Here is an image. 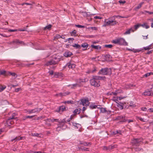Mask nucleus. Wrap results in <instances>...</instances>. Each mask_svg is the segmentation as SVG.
Returning <instances> with one entry per match:
<instances>
[{
    "label": "nucleus",
    "mask_w": 153,
    "mask_h": 153,
    "mask_svg": "<svg viewBox=\"0 0 153 153\" xmlns=\"http://www.w3.org/2000/svg\"><path fill=\"white\" fill-rule=\"evenodd\" d=\"M91 47L97 50H100L101 48V47L99 45L95 46L94 45H91Z\"/></svg>",
    "instance_id": "aec40b11"
},
{
    "label": "nucleus",
    "mask_w": 153,
    "mask_h": 153,
    "mask_svg": "<svg viewBox=\"0 0 153 153\" xmlns=\"http://www.w3.org/2000/svg\"><path fill=\"white\" fill-rule=\"evenodd\" d=\"M22 41H19V40L18 39H16L13 41L11 42V43L13 44H18L19 43H22Z\"/></svg>",
    "instance_id": "412c9836"
},
{
    "label": "nucleus",
    "mask_w": 153,
    "mask_h": 153,
    "mask_svg": "<svg viewBox=\"0 0 153 153\" xmlns=\"http://www.w3.org/2000/svg\"><path fill=\"white\" fill-rule=\"evenodd\" d=\"M5 72L6 71L4 70L0 71V75L4 74H5Z\"/></svg>",
    "instance_id": "a18cd8bd"
},
{
    "label": "nucleus",
    "mask_w": 153,
    "mask_h": 153,
    "mask_svg": "<svg viewBox=\"0 0 153 153\" xmlns=\"http://www.w3.org/2000/svg\"><path fill=\"white\" fill-rule=\"evenodd\" d=\"M143 2H141L140 3L136 8H135V10H137L140 8L142 6V5L143 4Z\"/></svg>",
    "instance_id": "c85d7f7f"
},
{
    "label": "nucleus",
    "mask_w": 153,
    "mask_h": 153,
    "mask_svg": "<svg viewBox=\"0 0 153 153\" xmlns=\"http://www.w3.org/2000/svg\"><path fill=\"white\" fill-rule=\"evenodd\" d=\"M152 51H150L149 52H148L147 53V54H149L150 53H152Z\"/></svg>",
    "instance_id": "338daca9"
},
{
    "label": "nucleus",
    "mask_w": 153,
    "mask_h": 153,
    "mask_svg": "<svg viewBox=\"0 0 153 153\" xmlns=\"http://www.w3.org/2000/svg\"><path fill=\"white\" fill-rule=\"evenodd\" d=\"M65 110H66V108L65 106H62L59 107V111H63Z\"/></svg>",
    "instance_id": "5701e85b"
},
{
    "label": "nucleus",
    "mask_w": 153,
    "mask_h": 153,
    "mask_svg": "<svg viewBox=\"0 0 153 153\" xmlns=\"http://www.w3.org/2000/svg\"><path fill=\"white\" fill-rule=\"evenodd\" d=\"M21 90V88H18L15 89V91L16 92H17L18 91H20V90Z\"/></svg>",
    "instance_id": "09e8293b"
},
{
    "label": "nucleus",
    "mask_w": 153,
    "mask_h": 153,
    "mask_svg": "<svg viewBox=\"0 0 153 153\" xmlns=\"http://www.w3.org/2000/svg\"><path fill=\"white\" fill-rule=\"evenodd\" d=\"M140 26H141V24H138L137 25H134V27L133 28L134 31L136 30H137V29Z\"/></svg>",
    "instance_id": "b1692460"
},
{
    "label": "nucleus",
    "mask_w": 153,
    "mask_h": 153,
    "mask_svg": "<svg viewBox=\"0 0 153 153\" xmlns=\"http://www.w3.org/2000/svg\"><path fill=\"white\" fill-rule=\"evenodd\" d=\"M25 139V137H15L14 139H12L11 140V141H13L14 140H21L22 139Z\"/></svg>",
    "instance_id": "dca6fc26"
},
{
    "label": "nucleus",
    "mask_w": 153,
    "mask_h": 153,
    "mask_svg": "<svg viewBox=\"0 0 153 153\" xmlns=\"http://www.w3.org/2000/svg\"><path fill=\"white\" fill-rule=\"evenodd\" d=\"M117 22L115 20L114 17H112L109 18V20L106 22L105 24L103 25V26H105L106 25H116Z\"/></svg>",
    "instance_id": "7ed1b4c3"
},
{
    "label": "nucleus",
    "mask_w": 153,
    "mask_h": 153,
    "mask_svg": "<svg viewBox=\"0 0 153 153\" xmlns=\"http://www.w3.org/2000/svg\"><path fill=\"white\" fill-rule=\"evenodd\" d=\"M94 18L95 19H102V17H100L99 16H95L94 17Z\"/></svg>",
    "instance_id": "5fc2aeb1"
},
{
    "label": "nucleus",
    "mask_w": 153,
    "mask_h": 153,
    "mask_svg": "<svg viewBox=\"0 0 153 153\" xmlns=\"http://www.w3.org/2000/svg\"><path fill=\"white\" fill-rule=\"evenodd\" d=\"M74 39L73 38H70L68 39V41L69 42L70 44L72 43L73 42V41L74 40Z\"/></svg>",
    "instance_id": "e433bc0d"
},
{
    "label": "nucleus",
    "mask_w": 153,
    "mask_h": 153,
    "mask_svg": "<svg viewBox=\"0 0 153 153\" xmlns=\"http://www.w3.org/2000/svg\"><path fill=\"white\" fill-rule=\"evenodd\" d=\"M68 66L69 68H72V69L74 68L75 67V65L74 64L69 63L68 64Z\"/></svg>",
    "instance_id": "a211bd4d"
},
{
    "label": "nucleus",
    "mask_w": 153,
    "mask_h": 153,
    "mask_svg": "<svg viewBox=\"0 0 153 153\" xmlns=\"http://www.w3.org/2000/svg\"><path fill=\"white\" fill-rule=\"evenodd\" d=\"M101 111L102 113L105 112L106 111L105 108H100Z\"/></svg>",
    "instance_id": "4c0bfd02"
},
{
    "label": "nucleus",
    "mask_w": 153,
    "mask_h": 153,
    "mask_svg": "<svg viewBox=\"0 0 153 153\" xmlns=\"http://www.w3.org/2000/svg\"><path fill=\"white\" fill-rule=\"evenodd\" d=\"M124 89L127 90L129 89V85H126L124 87Z\"/></svg>",
    "instance_id": "ea45409f"
},
{
    "label": "nucleus",
    "mask_w": 153,
    "mask_h": 153,
    "mask_svg": "<svg viewBox=\"0 0 153 153\" xmlns=\"http://www.w3.org/2000/svg\"><path fill=\"white\" fill-rule=\"evenodd\" d=\"M113 43L120 45L126 46L128 45V43L126 41L125 39L123 38H120L113 40Z\"/></svg>",
    "instance_id": "f03ea898"
},
{
    "label": "nucleus",
    "mask_w": 153,
    "mask_h": 153,
    "mask_svg": "<svg viewBox=\"0 0 153 153\" xmlns=\"http://www.w3.org/2000/svg\"><path fill=\"white\" fill-rule=\"evenodd\" d=\"M42 109L41 108H35L31 110H27L26 112L28 113L29 114L31 113H36L39 112L40 111L42 110Z\"/></svg>",
    "instance_id": "6e6552de"
},
{
    "label": "nucleus",
    "mask_w": 153,
    "mask_h": 153,
    "mask_svg": "<svg viewBox=\"0 0 153 153\" xmlns=\"http://www.w3.org/2000/svg\"><path fill=\"white\" fill-rule=\"evenodd\" d=\"M148 111L150 112H153V108H150L148 110Z\"/></svg>",
    "instance_id": "4d7b16f0"
},
{
    "label": "nucleus",
    "mask_w": 153,
    "mask_h": 153,
    "mask_svg": "<svg viewBox=\"0 0 153 153\" xmlns=\"http://www.w3.org/2000/svg\"><path fill=\"white\" fill-rule=\"evenodd\" d=\"M123 92V91L121 89H118L115 92H112L111 93V94H113L114 95H117L118 94L122 93Z\"/></svg>",
    "instance_id": "9d476101"
},
{
    "label": "nucleus",
    "mask_w": 153,
    "mask_h": 153,
    "mask_svg": "<svg viewBox=\"0 0 153 153\" xmlns=\"http://www.w3.org/2000/svg\"><path fill=\"white\" fill-rule=\"evenodd\" d=\"M153 48V45L152 44L150 45H149L148 46L144 47L143 48L145 50H149L150 49H152Z\"/></svg>",
    "instance_id": "4468645a"
},
{
    "label": "nucleus",
    "mask_w": 153,
    "mask_h": 153,
    "mask_svg": "<svg viewBox=\"0 0 153 153\" xmlns=\"http://www.w3.org/2000/svg\"><path fill=\"white\" fill-rule=\"evenodd\" d=\"M126 97V96H120V97H118V99L119 100H120L122 99H123Z\"/></svg>",
    "instance_id": "37998d69"
},
{
    "label": "nucleus",
    "mask_w": 153,
    "mask_h": 153,
    "mask_svg": "<svg viewBox=\"0 0 153 153\" xmlns=\"http://www.w3.org/2000/svg\"><path fill=\"white\" fill-rule=\"evenodd\" d=\"M76 26L78 27V28H86L87 27L84 25H76Z\"/></svg>",
    "instance_id": "c9c22d12"
},
{
    "label": "nucleus",
    "mask_w": 153,
    "mask_h": 153,
    "mask_svg": "<svg viewBox=\"0 0 153 153\" xmlns=\"http://www.w3.org/2000/svg\"><path fill=\"white\" fill-rule=\"evenodd\" d=\"M60 59L59 56H56V55L54 56L53 59L51 61L48 62L47 65L56 64L59 61Z\"/></svg>",
    "instance_id": "39448f33"
},
{
    "label": "nucleus",
    "mask_w": 153,
    "mask_h": 153,
    "mask_svg": "<svg viewBox=\"0 0 153 153\" xmlns=\"http://www.w3.org/2000/svg\"><path fill=\"white\" fill-rule=\"evenodd\" d=\"M153 75V72H150V73H147L145 74V75H144L143 76L144 77H148L149 76H150V75Z\"/></svg>",
    "instance_id": "bb28decb"
},
{
    "label": "nucleus",
    "mask_w": 153,
    "mask_h": 153,
    "mask_svg": "<svg viewBox=\"0 0 153 153\" xmlns=\"http://www.w3.org/2000/svg\"><path fill=\"white\" fill-rule=\"evenodd\" d=\"M112 100L114 102H115L116 103L117 102H119V99L118 97H113L112 99Z\"/></svg>",
    "instance_id": "4be33fe9"
},
{
    "label": "nucleus",
    "mask_w": 153,
    "mask_h": 153,
    "mask_svg": "<svg viewBox=\"0 0 153 153\" xmlns=\"http://www.w3.org/2000/svg\"><path fill=\"white\" fill-rule=\"evenodd\" d=\"M39 135V134L38 133L34 134L33 136H38Z\"/></svg>",
    "instance_id": "bf43d9fd"
},
{
    "label": "nucleus",
    "mask_w": 153,
    "mask_h": 153,
    "mask_svg": "<svg viewBox=\"0 0 153 153\" xmlns=\"http://www.w3.org/2000/svg\"><path fill=\"white\" fill-rule=\"evenodd\" d=\"M49 73L51 75H53V71H49Z\"/></svg>",
    "instance_id": "13d9d810"
},
{
    "label": "nucleus",
    "mask_w": 153,
    "mask_h": 153,
    "mask_svg": "<svg viewBox=\"0 0 153 153\" xmlns=\"http://www.w3.org/2000/svg\"><path fill=\"white\" fill-rule=\"evenodd\" d=\"M115 147V146H110L109 147V149H113Z\"/></svg>",
    "instance_id": "0e129e2a"
},
{
    "label": "nucleus",
    "mask_w": 153,
    "mask_h": 153,
    "mask_svg": "<svg viewBox=\"0 0 153 153\" xmlns=\"http://www.w3.org/2000/svg\"><path fill=\"white\" fill-rule=\"evenodd\" d=\"M34 115L32 116H28L26 117V118H31L34 117Z\"/></svg>",
    "instance_id": "603ef678"
},
{
    "label": "nucleus",
    "mask_w": 153,
    "mask_h": 153,
    "mask_svg": "<svg viewBox=\"0 0 153 153\" xmlns=\"http://www.w3.org/2000/svg\"><path fill=\"white\" fill-rule=\"evenodd\" d=\"M85 82V80L79 79L77 80V83L74 84L72 85H68V86L69 87H71V88H74L75 87L80 86L81 85V82Z\"/></svg>",
    "instance_id": "423d86ee"
},
{
    "label": "nucleus",
    "mask_w": 153,
    "mask_h": 153,
    "mask_svg": "<svg viewBox=\"0 0 153 153\" xmlns=\"http://www.w3.org/2000/svg\"><path fill=\"white\" fill-rule=\"evenodd\" d=\"M128 85L129 89H132L135 86V85H134L133 84H129Z\"/></svg>",
    "instance_id": "79ce46f5"
},
{
    "label": "nucleus",
    "mask_w": 153,
    "mask_h": 153,
    "mask_svg": "<svg viewBox=\"0 0 153 153\" xmlns=\"http://www.w3.org/2000/svg\"><path fill=\"white\" fill-rule=\"evenodd\" d=\"M73 46L76 48L77 49H80L81 48L80 46L78 44H74L73 45Z\"/></svg>",
    "instance_id": "2f4dec72"
},
{
    "label": "nucleus",
    "mask_w": 153,
    "mask_h": 153,
    "mask_svg": "<svg viewBox=\"0 0 153 153\" xmlns=\"http://www.w3.org/2000/svg\"><path fill=\"white\" fill-rule=\"evenodd\" d=\"M110 57H111V56L109 55H106L105 56V58H107V57L110 58Z\"/></svg>",
    "instance_id": "052dcab7"
},
{
    "label": "nucleus",
    "mask_w": 153,
    "mask_h": 153,
    "mask_svg": "<svg viewBox=\"0 0 153 153\" xmlns=\"http://www.w3.org/2000/svg\"><path fill=\"white\" fill-rule=\"evenodd\" d=\"M124 118H125V117L123 116H120L118 117H117V119L118 120H121V119H123Z\"/></svg>",
    "instance_id": "c03bdc74"
},
{
    "label": "nucleus",
    "mask_w": 153,
    "mask_h": 153,
    "mask_svg": "<svg viewBox=\"0 0 153 153\" xmlns=\"http://www.w3.org/2000/svg\"><path fill=\"white\" fill-rule=\"evenodd\" d=\"M71 36H76V31L75 30H74L70 33Z\"/></svg>",
    "instance_id": "393cba45"
},
{
    "label": "nucleus",
    "mask_w": 153,
    "mask_h": 153,
    "mask_svg": "<svg viewBox=\"0 0 153 153\" xmlns=\"http://www.w3.org/2000/svg\"><path fill=\"white\" fill-rule=\"evenodd\" d=\"M81 46L84 48H86L88 47V45L87 43H84Z\"/></svg>",
    "instance_id": "473e14b6"
},
{
    "label": "nucleus",
    "mask_w": 153,
    "mask_h": 153,
    "mask_svg": "<svg viewBox=\"0 0 153 153\" xmlns=\"http://www.w3.org/2000/svg\"><path fill=\"white\" fill-rule=\"evenodd\" d=\"M10 74L12 76H15V75H16V74L14 73H10Z\"/></svg>",
    "instance_id": "69168bd1"
},
{
    "label": "nucleus",
    "mask_w": 153,
    "mask_h": 153,
    "mask_svg": "<svg viewBox=\"0 0 153 153\" xmlns=\"http://www.w3.org/2000/svg\"><path fill=\"white\" fill-rule=\"evenodd\" d=\"M134 30L133 27H132L126 30L125 32L124 33V34H130L131 32H134Z\"/></svg>",
    "instance_id": "ddd939ff"
},
{
    "label": "nucleus",
    "mask_w": 153,
    "mask_h": 153,
    "mask_svg": "<svg viewBox=\"0 0 153 153\" xmlns=\"http://www.w3.org/2000/svg\"><path fill=\"white\" fill-rule=\"evenodd\" d=\"M72 53L71 52H68V57L70 56Z\"/></svg>",
    "instance_id": "6e6d98bb"
},
{
    "label": "nucleus",
    "mask_w": 153,
    "mask_h": 153,
    "mask_svg": "<svg viewBox=\"0 0 153 153\" xmlns=\"http://www.w3.org/2000/svg\"><path fill=\"white\" fill-rule=\"evenodd\" d=\"M116 106L120 109H123V108L124 104L123 103L119 102L116 103Z\"/></svg>",
    "instance_id": "f8f14e48"
},
{
    "label": "nucleus",
    "mask_w": 153,
    "mask_h": 153,
    "mask_svg": "<svg viewBox=\"0 0 153 153\" xmlns=\"http://www.w3.org/2000/svg\"><path fill=\"white\" fill-rule=\"evenodd\" d=\"M16 114H13V115L11 117H10V118L9 119H10L11 120H12L13 119H16V120H18V119L17 117L15 118L14 117V116H16Z\"/></svg>",
    "instance_id": "cd10ccee"
},
{
    "label": "nucleus",
    "mask_w": 153,
    "mask_h": 153,
    "mask_svg": "<svg viewBox=\"0 0 153 153\" xmlns=\"http://www.w3.org/2000/svg\"><path fill=\"white\" fill-rule=\"evenodd\" d=\"M14 123V122L12 121V120H11L10 119H8L7 121L5 124V126H10L11 125L13 124Z\"/></svg>",
    "instance_id": "9b49d317"
},
{
    "label": "nucleus",
    "mask_w": 153,
    "mask_h": 153,
    "mask_svg": "<svg viewBox=\"0 0 153 153\" xmlns=\"http://www.w3.org/2000/svg\"><path fill=\"white\" fill-rule=\"evenodd\" d=\"M51 25L50 24L49 25H48L46 26L45 27H44V29H50L51 27Z\"/></svg>",
    "instance_id": "f704fd0d"
},
{
    "label": "nucleus",
    "mask_w": 153,
    "mask_h": 153,
    "mask_svg": "<svg viewBox=\"0 0 153 153\" xmlns=\"http://www.w3.org/2000/svg\"><path fill=\"white\" fill-rule=\"evenodd\" d=\"M127 50L129 51H132L134 53L139 52L141 51L140 50L135 49L134 48L130 49V48H127Z\"/></svg>",
    "instance_id": "2eb2a0df"
},
{
    "label": "nucleus",
    "mask_w": 153,
    "mask_h": 153,
    "mask_svg": "<svg viewBox=\"0 0 153 153\" xmlns=\"http://www.w3.org/2000/svg\"><path fill=\"white\" fill-rule=\"evenodd\" d=\"M141 26L143 28H145L147 29L149 28V26L147 25L146 23H144L143 24H141Z\"/></svg>",
    "instance_id": "f3484780"
},
{
    "label": "nucleus",
    "mask_w": 153,
    "mask_h": 153,
    "mask_svg": "<svg viewBox=\"0 0 153 153\" xmlns=\"http://www.w3.org/2000/svg\"><path fill=\"white\" fill-rule=\"evenodd\" d=\"M137 118L139 120H140V121L142 122H145V120L143 118H141L139 117H137Z\"/></svg>",
    "instance_id": "58836bf2"
},
{
    "label": "nucleus",
    "mask_w": 153,
    "mask_h": 153,
    "mask_svg": "<svg viewBox=\"0 0 153 153\" xmlns=\"http://www.w3.org/2000/svg\"><path fill=\"white\" fill-rule=\"evenodd\" d=\"M97 105L94 104H92L90 105V107L91 109L96 108L97 107Z\"/></svg>",
    "instance_id": "c756f323"
},
{
    "label": "nucleus",
    "mask_w": 153,
    "mask_h": 153,
    "mask_svg": "<svg viewBox=\"0 0 153 153\" xmlns=\"http://www.w3.org/2000/svg\"><path fill=\"white\" fill-rule=\"evenodd\" d=\"M80 144H83L84 146H87L89 145V144H90V143H88L86 142H84L83 143H80Z\"/></svg>",
    "instance_id": "72a5a7b5"
},
{
    "label": "nucleus",
    "mask_w": 153,
    "mask_h": 153,
    "mask_svg": "<svg viewBox=\"0 0 153 153\" xmlns=\"http://www.w3.org/2000/svg\"><path fill=\"white\" fill-rule=\"evenodd\" d=\"M8 31L9 32H15L18 31V30L16 29H14V30H11V29H9L8 30Z\"/></svg>",
    "instance_id": "49530a36"
},
{
    "label": "nucleus",
    "mask_w": 153,
    "mask_h": 153,
    "mask_svg": "<svg viewBox=\"0 0 153 153\" xmlns=\"http://www.w3.org/2000/svg\"><path fill=\"white\" fill-rule=\"evenodd\" d=\"M144 96H152L153 95V88L146 90L143 94Z\"/></svg>",
    "instance_id": "0eeeda50"
},
{
    "label": "nucleus",
    "mask_w": 153,
    "mask_h": 153,
    "mask_svg": "<svg viewBox=\"0 0 153 153\" xmlns=\"http://www.w3.org/2000/svg\"><path fill=\"white\" fill-rule=\"evenodd\" d=\"M119 2L120 4H124L126 3V1H122V0H120L119 1Z\"/></svg>",
    "instance_id": "864d4df0"
},
{
    "label": "nucleus",
    "mask_w": 153,
    "mask_h": 153,
    "mask_svg": "<svg viewBox=\"0 0 153 153\" xmlns=\"http://www.w3.org/2000/svg\"><path fill=\"white\" fill-rule=\"evenodd\" d=\"M104 47L106 48H111L112 47V45H105Z\"/></svg>",
    "instance_id": "a19ab883"
},
{
    "label": "nucleus",
    "mask_w": 153,
    "mask_h": 153,
    "mask_svg": "<svg viewBox=\"0 0 153 153\" xmlns=\"http://www.w3.org/2000/svg\"><path fill=\"white\" fill-rule=\"evenodd\" d=\"M61 36L59 35H57L55 37V38L58 39L61 38Z\"/></svg>",
    "instance_id": "3c124183"
},
{
    "label": "nucleus",
    "mask_w": 153,
    "mask_h": 153,
    "mask_svg": "<svg viewBox=\"0 0 153 153\" xmlns=\"http://www.w3.org/2000/svg\"><path fill=\"white\" fill-rule=\"evenodd\" d=\"M80 110H81V109L79 108V109H75L74 111V114H79V113L80 112Z\"/></svg>",
    "instance_id": "a878e982"
},
{
    "label": "nucleus",
    "mask_w": 153,
    "mask_h": 153,
    "mask_svg": "<svg viewBox=\"0 0 153 153\" xmlns=\"http://www.w3.org/2000/svg\"><path fill=\"white\" fill-rule=\"evenodd\" d=\"M87 108V107H84L82 108V111H84Z\"/></svg>",
    "instance_id": "e2e57ef3"
},
{
    "label": "nucleus",
    "mask_w": 153,
    "mask_h": 153,
    "mask_svg": "<svg viewBox=\"0 0 153 153\" xmlns=\"http://www.w3.org/2000/svg\"><path fill=\"white\" fill-rule=\"evenodd\" d=\"M51 121L52 122H58V119H53L51 120Z\"/></svg>",
    "instance_id": "de8ad7c7"
},
{
    "label": "nucleus",
    "mask_w": 153,
    "mask_h": 153,
    "mask_svg": "<svg viewBox=\"0 0 153 153\" xmlns=\"http://www.w3.org/2000/svg\"><path fill=\"white\" fill-rule=\"evenodd\" d=\"M141 109L142 111H146L147 110V108L146 107H142L141 108Z\"/></svg>",
    "instance_id": "8fccbe9b"
},
{
    "label": "nucleus",
    "mask_w": 153,
    "mask_h": 153,
    "mask_svg": "<svg viewBox=\"0 0 153 153\" xmlns=\"http://www.w3.org/2000/svg\"><path fill=\"white\" fill-rule=\"evenodd\" d=\"M6 87L5 85H0V92H1L3 90H4L6 88Z\"/></svg>",
    "instance_id": "7c9ffc66"
},
{
    "label": "nucleus",
    "mask_w": 153,
    "mask_h": 153,
    "mask_svg": "<svg viewBox=\"0 0 153 153\" xmlns=\"http://www.w3.org/2000/svg\"><path fill=\"white\" fill-rule=\"evenodd\" d=\"M89 104V102L88 98H83L81 100L80 104L83 105L88 106Z\"/></svg>",
    "instance_id": "1a4fd4ad"
},
{
    "label": "nucleus",
    "mask_w": 153,
    "mask_h": 153,
    "mask_svg": "<svg viewBox=\"0 0 153 153\" xmlns=\"http://www.w3.org/2000/svg\"><path fill=\"white\" fill-rule=\"evenodd\" d=\"M86 28L89 30H97L98 29V27H87Z\"/></svg>",
    "instance_id": "6ab92c4d"
},
{
    "label": "nucleus",
    "mask_w": 153,
    "mask_h": 153,
    "mask_svg": "<svg viewBox=\"0 0 153 153\" xmlns=\"http://www.w3.org/2000/svg\"><path fill=\"white\" fill-rule=\"evenodd\" d=\"M73 103V101H68V104H69V103L72 104V103Z\"/></svg>",
    "instance_id": "680f3d73"
},
{
    "label": "nucleus",
    "mask_w": 153,
    "mask_h": 153,
    "mask_svg": "<svg viewBox=\"0 0 153 153\" xmlns=\"http://www.w3.org/2000/svg\"><path fill=\"white\" fill-rule=\"evenodd\" d=\"M34 153H42V152L41 151H39V152H34Z\"/></svg>",
    "instance_id": "774afa93"
},
{
    "label": "nucleus",
    "mask_w": 153,
    "mask_h": 153,
    "mask_svg": "<svg viewBox=\"0 0 153 153\" xmlns=\"http://www.w3.org/2000/svg\"><path fill=\"white\" fill-rule=\"evenodd\" d=\"M105 76H95L90 80V82L91 85L95 87H99L100 86V82L99 80H104L105 79Z\"/></svg>",
    "instance_id": "f257e3e1"
},
{
    "label": "nucleus",
    "mask_w": 153,
    "mask_h": 153,
    "mask_svg": "<svg viewBox=\"0 0 153 153\" xmlns=\"http://www.w3.org/2000/svg\"><path fill=\"white\" fill-rule=\"evenodd\" d=\"M111 74V70L109 68H104L101 70L98 73L99 74L109 75Z\"/></svg>",
    "instance_id": "20e7f679"
}]
</instances>
